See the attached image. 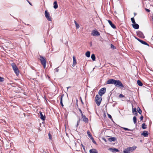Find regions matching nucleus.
I'll list each match as a JSON object with an SVG mask.
<instances>
[{
  "instance_id": "a19ab883",
  "label": "nucleus",
  "mask_w": 153,
  "mask_h": 153,
  "mask_svg": "<svg viewBox=\"0 0 153 153\" xmlns=\"http://www.w3.org/2000/svg\"><path fill=\"white\" fill-rule=\"evenodd\" d=\"M4 79L3 77H1V76H0V82H2L4 81Z\"/></svg>"
},
{
  "instance_id": "a211bd4d",
  "label": "nucleus",
  "mask_w": 153,
  "mask_h": 153,
  "mask_svg": "<svg viewBox=\"0 0 153 153\" xmlns=\"http://www.w3.org/2000/svg\"><path fill=\"white\" fill-rule=\"evenodd\" d=\"M89 152L90 153H98L96 149H90Z\"/></svg>"
},
{
  "instance_id": "393cba45",
  "label": "nucleus",
  "mask_w": 153,
  "mask_h": 153,
  "mask_svg": "<svg viewBox=\"0 0 153 153\" xmlns=\"http://www.w3.org/2000/svg\"><path fill=\"white\" fill-rule=\"evenodd\" d=\"M90 51H88L85 53V55L88 57H89L90 56Z\"/></svg>"
},
{
  "instance_id": "1a4fd4ad",
  "label": "nucleus",
  "mask_w": 153,
  "mask_h": 153,
  "mask_svg": "<svg viewBox=\"0 0 153 153\" xmlns=\"http://www.w3.org/2000/svg\"><path fill=\"white\" fill-rule=\"evenodd\" d=\"M137 35L139 36V37L143 38H144V36L143 33L142 32L140 31H138L137 32Z\"/></svg>"
},
{
  "instance_id": "473e14b6",
  "label": "nucleus",
  "mask_w": 153,
  "mask_h": 153,
  "mask_svg": "<svg viewBox=\"0 0 153 153\" xmlns=\"http://www.w3.org/2000/svg\"><path fill=\"white\" fill-rule=\"evenodd\" d=\"M131 20L132 22L134 24H135L136 23L135 22V21L134 20V17H132V18H131Z\"/></svg>"
},
{
  "instance_id": "37998d69",
  "label": "nucleus",
  "mask_w": 153,
  "mask_h": 153,
  "mask_svg": "<svg viewBox=\"0 0 153 153\" xmlns=\"http://www.w3.org/2000/svg\"><path fill=\"white\" fill-rule=\"evenodd\" d=\"M78 109L81 113V115H82V114H83L80 108H79Z\"/></svg>"
},
{
  "instance_id": "f704fd0d",
  "label": "nucleus",
  "mask_w": 153,
  "mask_h": 153,
  "mask_svg": "<svg viewBox=\"0 0 153 153\" xmlns=\"http://www.w3.org/2000/svg\"><path fill=\"white\" fill-rule=\"evenodd\" d=\"M91 139L92 140V142H93V143H94V144H96V142L95 141L94 138L93 137H91Z\"/></svg>"
},
{
  "instance_id": "79ce46f5",
  "label": "nucleus",
  "mask_w": 153,
  "mask_h": 153,
  "mask_svg": "<svg viewBox=\"0 0 153 153\" xmlns=\"http://www.w3.org/2000/svg\"><path fill=\"white\" fill-rule=\"evenodd\" d=\"M119 97H120V98H122V97H124V96L122 94H120L119 96Z\"/></svg>"
},
{
  "instance_id": "6e6552de",
  "label": "nucleus",
  "mask_w": 153,
  "mask_h": 153,
  "mask_svg": "<svg viewBox=\"0 0 153 153\" xmlns=\"http://www.w3.org/2000/svg\"><path fill=\"white\" fill-rule=\"evenodd\" d=\"M91 34L94 36H98L100 35V33L98 31L95 30L92 31Z\"/></svg>"
},
{
  "instance_id": "864d4df0",
  "label": "nucleus",
  "mask_w": 153,
  "mask_h": 153,
  "mask_svg": "<svg viewBox=\"0 0 153 153\" xmlns=\"http://www.w3.org/2000/svg\"><path fill=\"white\" fill-rule=\"evenodd\" d=\"M114 47V46L113 45L111 44V48H113Z\"/></svg>"
},
{
  "instance_id": "9b49d317",
  "label": "nucleus",
  "mask_w": 153,
  "mask_h": 153,
  "mask_svg": "<svg viewBox=\"0 0 153 153\" xmlns=\"http://www.w3.org/2000/svg\"><path fill=\"white\" fill-rule=\"evenodd\" d=\"M81 116L83 121L86 123H88V118L86 117L83 114H82Z\"/></svg>"
},
{
  "instance_id": "423d86ee",
  "label": "nucleus",
  "mask_w": 153,
  "mask_h": 153,
  "mask_svg": "<svg viewBox=\"0 0 153 153\" xmlns=\"http://www.w3.org/2000/svg\"><path fill=\"white\" fill-rule=\"evenodd\" d=\"M45 16L47 20L49 21H51L52 19L51 16H50L49 13L48 12L47 10H46L45 11Z\"/></svg>"
},
{
  "instance_id": "052dcab7",
  "label": "nucleus",
  "mask_w": 153,
  "mask_h": 153,
  "mask_svg": "<svg viewBox=\"0 0 153 153\" xmlns=\"http://www.w3.org/2000/svg\"><path fill=\"white\" fill-rule=\"evenodd\" d=\"M134 16H135L136 15V13H134Z\"/></svg>"
},
{
  "instance_id": "39448f33",
  "label": "nucleus",
  "mask_w": 153,
  "mask_h": 153,
  "mask_svg": "<svg viewBox=\"0 0 153 153\" xmlns=\"http://www.w3.org/2000/svg\"><path fill=\"white\" fill-rule=\"evenodd\" d=\"M106 90V88H102L99 91L98 94L100 96H102L105 93Z\"/></svg>"
},
{
  "instance_id": "8fccbe9b",
  "label": "nucleus",
  "mask_w": 153,
  "mask_h": 153,
  "mask_svg": "<svg viewBox=\"0 0 153 153\" xmlns=\"http://www.w3.org/2000/svg\"><path fill=\"white\" fill-rule=\"evenodd\" d=\"M102 139L105 141V142H106V139L105 138H103Z\"/></svg>"
},
{
  "instance_id": "0eeeda50",
  "label": "nucleus",
  "mask_w": 153,
  "mask_h": 153,
  "mask_svg": "<svg viewBox=\"0 0 153 153\" xmlns=\"http://www.w3.org/2000/svg\"><path fill=\"white\" fill-rule=\"evenodd\" d=\"M45 16L47 20L49 21H51L52 19L51 16H50L49 13L48 12L47 10H46L45 11Z\"/></svg>"
},
{
  "instance_id": "f8f14e48",
  "label": "nucleus",
  "mask_w": 153,
  "mask_h": 153,
  "mask_svg": "<svg viewBox=\"0 0 153 153\" xmlns=\"http://www.w3.org/2000/svg\"><path fill=\"white\" fill-rule=\"evenodd\" d=\"M108 150L112 152H116L119 151L118 149L116 148H109Z\"/></svg>"
},
{
  "instance_id": "c85d7f7f",
  "label": "nucleus",
  "mask_w": 153,
  "mask_h": 153,
  "mask_svg": "<svg viewBox=\"0 0 153 153\" xmlns=\"http://www.w3.org/2000/svg\"><path fill=\"white\" fill-rule=\"evenodd\" d=\"M87 134H88V136L89 137L91 138V137H92V135L90 132L89 131H88L87 132Z\"/></svg>"
},
{
  "instance_id": "4468645a",
  "label": "nucleus",
  "mask_w": 153,
  "mask_h": 153,
  "mask_svg": "<svg viewBox=\"0 0 153 153\" xmlns=\"http://www.w3.org/2000/svg\"><path fill=\"white\" fill-rule=\"evenodd\" d=\"M39 113L40 115V118L43 121L45 120V115L44 116L41 111H40Z\"/></svg>"
},
{
  "instance_id": "b1692460",
  "label": "nucleus",
  "mask_w": 153,
  "mask_h": 153,
  "mask_svg": "<svg viewBox=\"0 0 153 153\" xmlns=\"http://www.w3.org/2000/svg\"><path fill=\"white\" fill-rule=\"evenodd\" d=\"M63 96V95L61 96L60 98V103L61 105L63 107L64 106V105H63V104L62 103V97Z\"/></svg>"
},
{
  "instance_id": "3c124183",
  "label": "nucleus",
  "mask_w": 153,
  "mask_h": 153,
  "mask_svg": "<svg viewBox=\"0 0 153 153\" xmlns=\"http://www.w3.org/2000/svg\"><path fill=\"white\" fill-rule=\"evenodd\" d=\"M82 146L83 147V149L85 150V146L82 144Z\"/></svg>"
},
{
  "instance_id": "4d7b16f0",
  "label": "nucleus",
  "mask_w": 153,
  "mask_h": 153,
  "mask_svg": "<svg viewBox=\"0 0 153 153\" xmlns=\"http://www.w3.org/2000/svg\"><path fill=\"white\" fill-rule=\"evenodd\" d=\"M79 120H79L78 121L77 123V126H78V123L79 122Z\"/></svg>"
},
{
  "instance_id": "de8ad7c7",
  "label": "nucleus",
  "mask_w": 153,
  "mask_h": 153,
  "mask_svg": "<svg viewBox=\"0 0 153 153\" xmlns=\"http://www.w3.org/2000/svg\"><path fill=\"white\" fill-rule=\"evenodd\" d=\"M145 10L147 12H149L150 11V10L149 9L146 8Z\"/></svg>"
},
{
  "instance_id": "680f3d73",
  "label": "nucleus",
  "mask_w": 153,
  "mask_h": 153,
  "mask_svg": "<svg viewBox=\"0 0 153 153\" xmlns=\"http://www.w3.org/2000/svg\"><path fill=\"white\" fill-rule=\"evenodd\" d=\"M27 0V1L28 2H29V1L28 0Z\"/></svg>"
},
{
  "instance_id": "2eb2a0df",
  "label": "nucleus",
  "mask_w": 153,
  "mask_h": 153,
  "mask_svg": "<svg viewBox=\"0 0 153 153\" xmlns=\"http://www.w3.org/2000/svg\"><path fill=\"white\" fill-rule=\"evenodd\" d=\"M73 63L72 64V66L73 67H74L75 66V65H76V64L77 62H76V59L75 56H73Z\"/></svg>"
},
{
  "instance_id": "4be33fe9",
  "label": "nucleus",
  "mask_w": 153,
  "mask_h": 153,
  "mask_svg": "<svg viewBox=\"0 0 153 153\" xmlns=\"http://www.w3.org/2000/svg\"><path fill=\"white\" fill-rule=\"evenodd\" d=\"M53 7L54 9H57L58 7V5L57 4V2L56 1H55L53 3Z\"/></svg>"
},
{
  "instance_id": "f3484780",
  "label": "nucleus",
  "mask_w": 153,
  "mask_h": 153,
  "mask_svg": "<svg viewBox=\"0 0 153 153\" xmlns=\"http://www.w3.org/2000/svg\"><path fill=\"white\" fill-rule=\"evenodd\" d=\"M137 146H134L132 147H128L129 149L130 150V152H131L134 151L137 148Z\"/></svg>"
},
{
  "instance_id": "e433bc0d",
  "label": "nucleus",
  "mask_w": 153,
  "mask_h": 153,
  "mask_svg": "<svg viewBox=\"0 0 153 153\" xmlns=\"http://www.w3.org/2000/svg\"><path fill=\"white\" fill-rule=\"evenodd\" d=\"M135 38L136 39H137V40H138L139 42H140V43L141 42H142V40H141L140 39H139L137 38V37H135Z\"/></svg>"
},
{
  "instance_id": "7ed1b4c3",
  "label": "nucleus",
  "mask_w": 153,
  "mask_h": 153,
  "mask_svg": "<svg viewBox=\"0 0 153 153\" xmlns=\"http://www.w3.org/2000/svg\"><path fill=\"white\" fill-rule=\"evenodd\" d=\"M114 85L116 87L120 88H123L124 86L121 82L119 80H115Z\"/></svg>"
},
{
  "instance_id": "4c0bfd02",
  "label": "nucleus",
  "mask_w": 153,
  "mask_h": 153,
  "mask_svg": "<svg viewBox=\"0 0 153 153\" xmlns=\"http://www.w3.org/2000/svg\"><path fill=\"white\" fill-rule=\"evenodd\" d=\"M135 38L136 39H137V40H138L139 42H140V43L141 42H142V40H141L140 39H139L137 38V37H135Z\"/></svg>"
},
{
  "instance_id": "603ef678",
  "label": "nucleus",
  "mask_w": 153,
  "mask_h": 153,
  "mask_svg": "<svg viewBox=\"0 0 153 153\" xmlns=\"http://www.w3.org/2000/svg\"><path fill=\"white\" fill-rule=\"evenodd\" d=\"M151 42L152 43V45H153V38H152V40H151Z\"/></svg>"
},
{
  "instance_id": "c9c22d12",
  "label": "nucleus",
  "mask_w": 153,
  "mask_h": 153,
  "mask_svg": "<svg viewBox=\"0 0 153 153\" xmlns=\"http://www.w3.org/2000/svg\"><path fill=\"white\" fill-rule=\"evenodd\" d=\"M137 112V111H136V108H132V112L133 113H135V112Z\"/></svg>"
},
{
  "instance_id": "dca6fc26",
  "label": "nucleus",
  "mask_w": 153,
  "mask_h": 153,
  "mask_svg": "<svg viewBox=\"0 0 153 153\" xmlns=\"http://www.w3.org/2000/svg\"><path fill=\"white\" fill-rule=\"evenodd\" d=\"M133 27L135 29H137L139 28V25L136 23L132 25Z\"/></svg>"
},
{
  "instance_id": "58836bf2",
  "label": "nucleus",
  "mask_w": 153,
  "mask_h": 153,
  "mask_svg": "<svg viewBox=\"0 0 153 153\" xmlns=\"http://www.w3.org/2000/svg\"><path fill=\"white\" fill-rule=\"evenodd\" d=\"M107 115L108 116V117L110 118V119H112V117L111 116V115L110 114H107Z\"/></svg>"
},
{
  "instance_id": "f257e3e1",
  "label": "nucleus",
  "mask_w": 153,
  "mask_h": 153,
  "mask_svg": "<svg viewBox=\"0 0 153 153\" xmlns=\"http://www.w3.org/2000/svg\"><path fill=\"white\" fill-rule=\"evenodd\" d=\"M11 65L12 67L13 71H14L16 75L17 76H18L19 75V72L17 67L16 64L14 63H12Z\"/></svg>"
},
{
  "instance_id": "49530a36",
  "label": "nucleus",
  "mask_w": 153,
  "mask_h": 153,
  "mask_svg": "<svg viewBox=\"0 0 153 153\" xmlns=\"http://www.w3.org/2000/svg\"><path fill=\"white\" fill-rule=\"evenodd\" d=\"M143 116H141L140 118V120H142L143 119Z\"/></svg>"
},
{
  "instance_id": "6e6d98bb",
  "label": "nucleus",
  "mask_w": 153,
  "mask_h": 153,
  "mask_svg": "<svg viewBox=\"0 0 153 153\" xmlns=\"http://www.w3.org/2000/svg\"><path fill=\"white\" fill-rule=\"evenodd\" d=\"M71 88V86H69V87H68L67 88V90L68 89V88Z\"/></svg>"
},
{
  "instance_id": "a878e982",
  "label": "nucleus",
  "mask_w": 153,
  "mask_h": 153,
  "mask_svg": "<svg viewBox=\"0 0 153 153\" xmlns=\"http://www.w3.org/2000/svg\"><path fill=\"white\" fill-rule=\"evenodd\" d=\"M142 127L143 129H145L147 128V126L145 123H143L142 125Z\"/></svg>"
},
{
  "instance_id": "cd10ccee",
  "label": "nucleus",
  "mask_w": 153,
  "mask_h": 153,
  "mask_svg": "<svg viewBox=\"0 0 153 153\" xmlns=\"http://www.w3.org/2000/svg\"><path fill=\"white\" fill-rule=\"evenodd\" d=\"M91 58L94 61L95 60V55L93 54L91 55Z\"/></svg>"
},
{
  "instance_id": "6ab92c4d",
  "label": "nucleus",
  "mask_w": 153,
  "mask_h": 153,
  "mask_svg": "<svg viewBox=\"0 0 153 153\" xmlns=\"http://www.w3.org/2000/svg\"><path fill=\"white\" fill-rule=\"evenodd\" d=\"M124 153H130V150L128 147L126 148L123 151Z\"/></svg>"
},
{
  "instance_id": "5701e85b",
  "label": "nucleus",
  "mask_w": 153,
  "mask_h": 153,
  "mask_svg": "<svg viewBox=\"0 0 153 153\" xmlns=\"http://www.w3.org/2000/svg\"><path fill=\"white\" fill-rule=\"evenodd\" d=\"M137 83L138 85L140 86H142L143 85L142 82L140 80H138L137 81Z\"/></svg>"
},
{
  "instance_id": "c756f323",
  "label": "nucleus",
  "mask_w": 153,
  "mask_h": 153,
  "mask_svg": "<svg viewBox=\"0 0 153 153\" xmlns=\"http://www.w3.org/2000/svg\"><path fill=\"white\" fill-rule=\"evenodd\" d=\"M44 152V149L42 148H40L39 149V153H42Z\"/></svg>"
},
{
  "instance_id": "412c9836",
  "label": "nucleus",
  "mask_w": 153,
  "mask_h": 153,
  "mask_svg": "<svg viewBox=\"0 0 153 153\" xmlns=\"http://www.w3.org/2000/svg\"><path fill=\"white\" fill-rule=\"evenodd\" d=\"M116 140V138L114 137H111L108 138V140L110 142L114 141Z\"/></svg>"
},
{
  "instance_id": "ddd939ff",
  "label": "nucleus",
  "mask_w": 153,
  "mask_h": 153,
  "mask_svg": "<svg viewBox=\"0 0 153 153\" xmlns=\"http://www.w3.org/2000/svg\"><path fill=\"white\" fill-rule=\"evenodd\" d=\"M108 23L110 25L111 27L112 28H113L114 29L116 28V26L112 23V22L111 21H110V20H108Z\"/></svg>"
},
{
  "instance_id": "bf43d9fd",
  "label": "nucleus",
  "mask_w": 153,
  "mask_h": 153,
  "mask_svg": "<svg viewBox=\"0 0 153 153\" xmlns=\"http://www.w3.org/2000/svg\"><path fill=\"white\" fill-rule=\"evenodd\" d=\"M13 30L14 31H18V30H15L14 29H13Z\"/></svg>"
},
{
  "instance_id": "7c9ffc66",
  "label": "nucleus",
  "mask_w": 153,
  "mask_h": 153,
  "mask_svg": "<svg viewBox=\"0 0 153 153\" xmlns=\"http://www.w3.org/2000/svg\"><path fill=\"white\" fill-rule=\"evenodd\" d=\"M141 43L142 44H143L149 46V45L147 42H146L145 41H143V40H142V41L141 42Z\"/></svg>"
},
{
  "instance_id": "c03bdc74",
  "label": "nucleus",
  "mask_w": 153,
  "mask_h": 153,
  "mask_svg": "<svg viewBox=\"0 0 153 153\" xmlns=\"http://www.w3.org/2000/svg\"><path fill=\"white\" fill-rule=\"evenodd\" d=\"M48 134L49 139H51L52 137H51V134L49 133Z\"/></svg>"
},
{
  "instance_id": "aec40b11",
  "label": "nucleus",
  "mask_w": 153,
  "mask_h": 153,
  "mask_svg": "<svg viewBox=\"0 0 153 153\" xmlns=\"http://www.w3.org/2000/svg\"><path fill=\"white\" fill-rule=\"evenodd\" d=\"M144 137H146L148 135V131H144L143 132V133L142 134Z\"/></svg>"
},
{
  "instance_id": "2f4dec72",
  "label": "nucleus",
  "mask_w": 153,
  "mask_h": 153,
  "mask_svg": "<svg viewBox=\"0 0 153 153\" xmlns=\"http://www.w3.org/2000/svg\"><path fill=\"white\" fill-rule=\"evenodd\" d=\"M133 120L134 124L136 123L137 122V118L135 116H134L133 118Z\"/></svg>"
},
{
  "instance_id": "72a5a7b5",
  "label": "nucleus",
  "mask_w": 153,
  "mask_h": 153,
  "mask_svg": "<svg viewBox=\"0 0 153 153\" xmlns=\"http://www.w3.org/2000/svg\"><path fill=\"white\" fill-rule=\"evenodd\" d=\"M122 128L124 129L125 131H132L131 129H130L128 128H125V127H122Z\"/></svg>"
},
{
  "instance_id": "13d9d810",
  "label": "nucleus",
  "mask_w": 153,
  "mask_h": 153,
  "mask_svg": "<svg viewBox=\"0 0 153 153\" xmlns=\"http://www.w3.org/2000/svg\"><path fill=\"white\" fill-rule=\"evenodd\" d=\"M29 3V4L31 5H32V4H31V3L30 2V1H29V2H28Z\"/></svg>"
},
{
  "instance_id": "ea45409f",
  "label": "nucleus",
  "mask_w": 153,
  "mask_h": 153,
  "mask_svg": "<svg viewBox=\"0 0 153 153\" xmlns=\"http://www.w3.org/2000/svg\"><path fill=\"white\" fill-rule=\"evenodd\" d=\"M75 25L76 28H79V25L78 23L76 24Z\"/></svg>"
},
{
  "instance_id": "20e7f679",
  "label": "nucleus",
  "mask_w": 153,
  "mask_h": 153,
  "mask_svg": "<svg viewBox=\"0 0 153 153\" xmlns=\"http://www.w3.org/2000/svg\"><path fill=\"white\" fill-rule=\"evenodd\" d=\"M40 60L41 63L43 66L44 68H45L46 63V62L45 59L42 56H40Z\"/></svg>"
},
{
  "instance_id": "bb28decb",
  "label": "nucleus",
  "mask_w": 153,
  "mask_h": 153,
  "mask_svg": "<svg viewBox=\"0 0 153 153\" xmlns=\"http://www.w3.org/2000/svg\"><path fill=\"white\" fill-rule=\"evenodd\" d=\"M137 111L140 114H141L142 113V111L141 110V109L139 107H138L137 108Z\"/></svg>"
},
{
  "instance_id": "a18cd8bd",
  "label": "nucleus",
  "mask_w": 153,
  "mask_h": 153,
  "mask_svg": "<svg viewBox=\"0 0 153 153\" xmlns=\"http://www.w3.org/2000/svg\"><path fill=\"white\" fill-rule=\"evenodd\" d=\"M55 70L56 71V72H58L59 71V69H58V68H57L55 69Z\"/></svg>"
},
{
  "instance_id": "5fc2aeb1",
  "label": "nucleus",
  "mask_w": 153,
  "mask_h": 153,
  "mask_svg": "<svg viewBox=\"0 0 153 153\" xmlns=\"http://www.w3.org/2000/svg\"><path fill=\"white\" fill-rule=\"evenodd\" d=\"M74 23L75 24V25H76V24L77 23L76 22V21L75 20H74Z\"/></svg>"
},
{
  "instance_id": "f03ea898",
  "label": "nucleus",
  "mask_w": 153,
  "mask_h": 153,
  "mask_svg": "<svg viewBox=\"0 0 153 153\" xmlns=\"http://www.w3.org/2000/svg\"><path fill=\"white\" fill-rule=\"evenodd\" d=\"M102 101L101 96L100 97L98 95H97L95 97V102L98 106H99Z\"/></svg>"
},
{
  "instance_id": "9d476101",
  "label": "nucleus",
  "mask_w": 153,
  "mask_h": 153,
  "mask_svg": "<svg viewBox=\"0 0 153 153\" xmlns=\"http://www.w3.org/2000/svg\"><path fill=\"white\" fill-rule=\"evenodd\" d=\"M115 79H110L108 80L107 81L106 83L107 84H114Z\"/></svg>"
},
{
  "instance_id": "09e8293b",
  "label": "nucleus",
  "mask_w": 153,
  "mask_h": 153,
  "mask_svg": "<svg viewBox=\"0 0 153 153\" xmlns=\"http://www.w3.org/2000/svg\"><path fill=\"white\" fill-rule=\"evenodd\" d=\"M134 113V114H135L136 116H137V112H135V113Z\"/></svg>"
}]
</instances>
